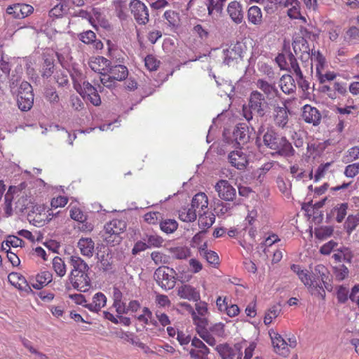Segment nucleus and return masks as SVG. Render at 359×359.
Here are the masks:
<instances>
[{"mask_svg": "<svg viewBox=\"0 0 359 359\" xmlns=\"http://www.w3.org/2000/svg\"><path fill=\"white\" fill-rule=\"evenodd\" d=\"M264 145L276 151L280 156L291 157L294 155V149L285 137L268 128L262 136Z\"/></svg>", "mask_w": 359, "mask_h": 359, "instance_id": "f257e3e1", "label": "nucleus"}, {"mask_svg": "<svg viewBox=\"0 0 359 359\" xmlns=\"http://www.w3.org/2000/svg\"><path fill=\"white\" fill-rule=\"evenodd\" d=\"M249 109L243 107V116L246 121H252V112L257 114L259 117H264L269 112V104L265 100L264 96L257 90L251 93L248 102Z\"/></svg>", "mask_w": 359, "mask_h": 359, "instance_id": "f03ea898", "label": "nucleus"}, {"mask_svg": "<svg viewBox=\"0 0 359 359\" xmlns=\"http://www.w3.org/2000/svg\"><path fill=\"white\" fill-rule=\"evenodd\" d=\"M18 106L22 111H29L34 104L32 86L27 81H22L18 88Z\"/></svg>", "mask_w": 359, "mask_h": 359, "instance_id": "7ed1b4c3", "label": "nucleus"}, {"mask_svg": "<svg viewBox=\"0 0 359 359\" xmlns=\"http://www.w3.org/2000/svg\"><path fill=\"white\" fill-rule=\"evenodd\" d=\"M174 273H175V271L173 269L162 266L156 269L154 278L163 289L170 290L175 285Z\"/></svg>", "mask_w": 359, "mask_h": 359, "instance_id": "20e7f679", "label": "nucleus"}, {"mask_svg": "<svg viewBox=\"0 0 359 359\" xmlns=\"http://www.w3.org/2000/svg\"><path fill=\"white\" fill-rule=\"evenodd\" d=\"M130 8L134 18L140 25H146L149 21V11L147 7L140 0H132Z\"/></svg>", "mask_w": 359, "mask_h": 359, "instance_id": "39448f33", "label": "nucleus"}, {"mask_svg": "<svg viewBox=\"0 0 359 359\" xmlns=\"http://www.w3.org/2000/svg\"><path fill=\"white\" fill-rule=\"evenodd\" d=\"M75 276L70 273L69 281L73 287L79 292H86L89 290L91 286L90 279L88 273H74Z\"/></svg>", "mask_w": 359, "mask_h": 359, "instance_id": "423d86ee", "label": "nucleus"}, {"mask_svg": "<svg viewBox=\"0 0 359 359\" xmlns=\"http://www.w3.org/2000/svg\"><path fill=\"white\" fill-rule=\"evenodd\" d=\"M219 197L224 201H232L236 197V189L227 180H219L215 185Z\"/></svg>", "mask_w": 359, "mask_h": 359, "instance_id": "0eeeda50", "label": "nucleus"}, {"mask_svg": "<svg viewBox=\"0 0 359 359\" xmlns=\"http://www.w3.org/2000/svg\"><path fill=\"white\" fill-rule=\"evenodd\" d=\"M34 8L31 5L25 4H15L9 6L6 9V13L16 19L25 18L32 14Z\"/></svg>", "mask_w": 359, "mask_h": 359, "instance_id": "6e6552de", "label": "nucleus"}, {"mask_svg": "<svg viewBox=\"0 0 359 359\" xmlns=\"http://www.w3.org/2000/svg\"><path fill=\"white\" fill-rule=\"evenodd\" d=\"M302 116L305 122L311 123L314 126H317L320 123L322 118L320 111L316 107H311L309 104H306L303 107Z\"/></svg>", "mask_w": 359, "mask_h": 359, "instance_id": "1a4fd4ad", "label": "nucleus"}, {"mask_svg": "<svg viewBox=\"0 0 359 359\" xmlns=\"http://www.w3.org/2000/svg\"><path fill=\"white\" fill-rule=\"evenodd\" d=\"M273 118L276 126L283 128L288 122L289 110L287 107L286 102L282 103V106H275L273 109Z\"/></svg>", "mask_w": 359, "mask_h": 359, "instance_id": "9d476101", "label": "nucleus"}, {"mask_svg": "<svg viewBox=\"0 0 359 359\" xmlns=\"http://www.w3.org/2000/svg\"><path fill=\"white\" fill-rule=\"evenodd\" d=\"M269 333L275 351L280 355H287L289 352V349L287 348V343L286 341L280 334L273 330L269 331Z\"/></svg>", "mask_w": 359, "mask_h": 359, "instance_id": "9b49d317", "label": "nucleus"}, {"mask_svg": "<svg viewBox=\"0 0 359 359\" xmlns=\"http://www.w3.org/2000/svg\"><path fill=\"white\" fill-rule=\"evenodd\" d=\"M215 349L222 359H234L237 354H240L241 346L239 344H236L233 347L223 344L217 346Z\"/></svg>", "mask_w": 359, "mask_h": 359, "instance_id": "f8f14e48", "label": "nucleus"}, {"mask_svg": "<svg viewBox=\"0 0 359 359\" xmlns=\"http://www.w3.org/2000/svg\"><path fill=\"white\" fill-rule=\"evenodd\" d=\"M313 280H320L318 282L321 284L323 288L325 287L327 290L329 288V271L328 269L323 264H318L314 268V271L312 272Z\"/></svg>", "mask_w": 359, "mask_h": 359, "instance_id": "ddd939ff", "label": "nucleus"}, {"mask_svg": "<svg viewBox=\"0 0 359 359\" xmlns=\"http://www.w3.org/2000/svg\"><path fill=\"white\" fill-rule=\"evenodd\" d=\"M301 281L304 283V285L307 287L309 289L311 290L313 293V289L319 288V294L323 297L325 294V290L323 289V286L321 284H319L318 281L313 280V275H310L307 271H303L299 276H298Z\"/></svg>", "mask_w": 359, "mask_h": 359, "instance_id": "4468645a", "label": "nucleus"}, {"mask_svg": "<svg viewBox=\"0 0 359 359\" xmlns=\"http://www.w3.org/2000/svg\"><path fill=\"white\" fill-rule=\"evenodd\" d=\"M229 160L230 163L239 170L245 168L248 161L247 155L242 151H233L229 154Z\"/></svg>", "mask_w": 359, "mask_h": 359, "instance_id": "2eb2a0df", "label": "nucleus"}, {"mask_svg": "<svg viewBox=\"0 0 359 359\" xmlns=\"http://www.w3.org/2000/svg\"><path fill=\"white\" fill-rule=\"evenodd\" d=\"M8 279L11 284L19 290L26 292H32L31 287L27 283L25 277L21 274L16 272H12L8 276Z\"/></svg>", "mask_w": 359, "mask_h": 359, "instance_id": "dca6fc26", "label": "nucleus"}, {"mask_svg": "<svg viewBox=\"0 0 359 359\" xmlns=\"http://www.w3.org/2000/svg\"><path fill=\"white\" fill-rule=\"evenodd\" d=\"M111 64V61L102 56L93 58L89 62V66L91 69L100 74L107 72Z\"/></svg>", "mask_w": 359, "mask_h": 359, "instance_id": "f3484780", "label": "nucleus"}, {"mask_svg": "<svg viewBox=\"0 0 359 359\" xmlns=\"http://www.w3.org/2000/svg\"><path fill=\"white\" fill-rule=\"evenodd\" d=\"M227 12L231 20L236 24H240L243 20V12L241 4L238 1L231 2L227 8Z\"/></svg>", "mask_w": 359, "mask_h": 359, "instance_id": "a211bd4d", "label": "nucleus"}, {"mask_svg": "<svg viewBox=\"0 0 359 359\" xmlns=\"http://www.w3.org/2000/svg\"><path fill=\"white\" fill-rule=\"evenodd\" d=\"M177 294L183 299L198 302L200 299L199 292L189 285H184L178 288Z\"/></svg>", "mask_w": 359, "mask_h": 359, "instance_id": "6ab92c4d", "label": "nucleus"}, {"mask_svg": "<svg viewBox=\"0 0 359 359\" xmlns=\"http://www.w3.org/2000/svg\"><path fill=\"white\" fill-rule=\"evenodd\" d=\"M71 266H72V269L70 273H72V276H75L74 273L76 274L80 273H88L90 270V268L87 263L78 256H72L70 257L69 262Z\"/></svg>", "mask_w": 359, "mask_h": 359, "instance_id": "aec40b11", "label": "nucleus"}, {"mask_svg": "<svg viewBox=\"0 0 359 359\" xmlns=\"http://www.w3.org/2000/svg\"><path fill=\"white\" fill-rule=\"evenodd\" d=\"M107 72L112 76L114 79L118 81L125 80L128 76V68L122 65L112 66L111 64Z\"/></svg>", "mask_w": 359, "mask_h": 359, "instance_id": "412c9836", "label": "nucleus"}, {"mask_svg": "<svg viewBox=\"0 0 359 359\" xmlns=\"http://www.w3.org/2000/svg\"><path fill=\"white\" fill-rule=\"evenodd\" d=\"M78 247L83 256L91 257L94 252L95 243L90 238H81L79 240Z\"/></svg>", "mask_w": 359, "mask_h": 359, "instance_id": "4be33fe9", "label": "nucleus"}, {"mask_svg": "<svg viewBox=\"0 0 359 359\" xmlns=\"http://www.w3.org/2000/svg\"><path fill=\"white\" fill-rule=\"evenodd\" d=\"M50 215H53V212H49L48 215H47L46 212H32L28 214L27 217L29 222L33 225L36 226H43L51 219V218H49Z\"/></svg>", "mask_w": 359, "mask_h": 359, "instance_id": "5701e85b", "label": "nucleus"}, {"mask_svg": "<svg viewBox=\"0 0 359 359\" xmlns=\"http://www.w3.org/2000/svg\"><path fill=\"white\" fill-rule=\"evenodd\" d=\"M126 229V223L123 220L113 219L104 225V230L107 232H112L114 234H120L124 233Z\"/></svg>", "mask_w": 359, "mask_h": 359, "instance_id": "b1692460", "label": "nucleus"}, {"mask_svg": "<svg viewBox=\"0 0 359 359\" xmlns=\"http://www.w3.org/2000/svg\"><path fill=\"white\" fill-rule=\"evenodd\" d=\"M280 87L285 94L294 93L296 90V85L292 76L289 74L282 76L280 80Z\"/></svg>", "mask_w": 359, "mask_h": 359, "instance_id": "393cba45", "label": "nucleus"}, {"mask_svg": "<svg viewBox=\"0 0 359 359\" xmlns=\"http://www.w3.org/2000/svg\"><path fill=\"white\" fill-rule=\"evenodd\" d=\"M53 275L48 271H41L36 276V283H32V286L36 290H40L52 281Z\"/></svg>", "mask_w": 359, "mask_h": 359, "instance_id": "a878e982", "label": "nucleus"}, {"mask_svg": "<svg viewBox=\"0 0 359 359\" xmlns=\"http://www.w3.org/2000/svg\"><path fill=\"white\" fill-rule=\"evenodd\" d=\"M257 85L269 99L273 98L279 94L278 89L274 85L270 84L262 79H259Z\"/></svg>", "mask_w": 359, "mask_h": 359, "instance_id": "bb28decb", "label": "nucleus"}, {"mask_svg": "<svg viewBox=\"0 0 359 359\" xmlns=\"http://www.w3.org/2000/svg\"><path fill=\"white\" fill-rule=\"evenodd\" d=\"M233 136L238 145L247 143L250 138L243 124H240L234 128Z\"/></svg>", "mask_w": 359, "mask_h": 359, "instance_id": "cd10ccee", "label": "nucleus"}, {"mask_svg": "<svg viewBox=\"0 0 359 359\" xmlns=\"http://www.w3.org/2000/svg\"><path fill=\"white\" fill-rule=\"evenodd\" d=\"M208 197L204 193H199L196 194L191 201V208L194 210L200 208L203 210L208 208Z\"/></svg>", "mask_w": 359, "mask_h": 359, "instance_id": "c85d7f7f", "label": "nucleus"}, {"mask_svg": "<svg viewBox=\"0 0 359 359\" xmlns=\"http://www.w3.org/2000/svg\"><path fill=\"white\" fill-rule=\"evenodd\" d=\"M292 48L297 55L302 53L310 51L308 42L304 37H295L292 42Z\"/></svg>", "mask_w": 359, "mask_h": 359, "instance_id": "c756f323", "label": "nucleus"}, {"mask_svg": "<svg viewBox=\"0 0 359 359\" xmlns=\"http://www.w3.org/2000/svg\"><path fill=\"white\" fill-rule=\"evenodd\" d=\"M248 20L255 25H259L262 21L261 9L256 6H251L248 11Z\"/></svg>", "mask_w": 359, "mask_h": 359, "instance_id": "7c9ffc66", "label": "nucleus"}, {"mask_svg": "<svg viewBox=\"0 0 359 359\" xmlns=\"http://www.w3.org/2000/svg\"><path fill=\"white\" fill-rule=\"evenodd\" d=\"M179 218L185 222H191L196 220V210H194L191 208H182L179 211Z\"/></svg>", "mask_w": 359, "mask_h": 359, "instance_id": "2f4dec72", "label": "nucleus"}, {"mask_svg": "<svg viewBox=\"0 0 359 359\" xmlns=\"http://www.w3.org/2000/svg\"><path fill=\"white\" fill-rule=\"evenodd\" d=\"M215 216L211 213L208 215L206 212L199 216L198 225L201 229H209L214 224Z\"/></svg>", "mask_w": 359, "mask_h": 359, "instance_id": "473e14b6", "label": "nucleus"}, {"mask_svg": "<svg viewBox=\"0 0 359 359\" xmlns=\"http://www.w3.org/2000/svg\"><path fill=\"white\" fill-rule=\"evenodd\" d=\"M102 236L107 244L111 245V246L118 245L123 239L120 234H114L112 232H107V231L105 230H104Z\"/></svg>", "mask_w": 359, "mask_h": 359, "instance_id": "72a5a7b5", "label": "nucleus"}, {"mask_svg": "<svg viewBox=\"0 0 359 359\" xmlns=\"http://www.w3.org/2000/svg\"><path fill=\"white\" fill-rule=\"evenodd\" d=\"M333 273L336 280L341 281L348 277L349 271L346 265L339 264L333 267Z\"/></svg>", "mask_w": 359, "mask_h": 359, "instance_id": "f704fd0d", "label": "nucleus"}, {"mask_svg": "<svg viewBox=\"0 0 359 359\" xmlns=\"http://www.w3.org/2000/svg\"><path fill=\"white\" fill-rule=\"evenodd\" d=\"M161 229L166 233H171L177 230L178 227V224L175 219H165L161 221L160 223Z\"/></svg>", "mask_w": 359, "mask_h": 359, "instance_id": "c9c22d12", "label": "nucleus"}, {"mask_svg": "<svg viewBox=\"0 0 359 359\" xmlns=\"http://www.w3.org/2000/svg\"><path fill=\"white\" fill-rule=\"evenodd\" d=\"M53 267L55 273L62 277L66 273V265L65 262L59 257H55L53 259Z\"/></svg>", "mask_w": 359, "mask_h": 359, "instance_id": "e433bc0d", "label": "nucleus"}, {"mask_svg": "<svg viewBox=\"0 0 359 359\" xmlns=\"http://www.w3.org/2000/svg\"><path fill=\"white\" fill-rule=\"evenodd\" d=\"M359 224V213L356 215H349L345 222V229L348 234Z\"/></svg>", "mask_w": 359, "mask_h": 359, "instance_id": "4c0bfd02", "label": "nucleus"}, {"mask_svg": "<svg viewBox=\"0 0 359 359\" xmlns=\"http://www.w3.org/2000/svg\"><path fill=\"white\" fill-rule=\"evenodd\" d=\"M151 258L156 265L169 264L170 260L169 255L161 252H153L151 254Z\"/></svg>", "mask_w": 359, "mask_h": 359, "instance_id": "58836bf2", "label": "nucleus"}, {"mask_svg": "<svg viewBox=\"0 0 359 359\" xmlns=\"http://www.w3.org/2000/svg\"><path fill=\"white\" fill-rule=\"evenodd\" d=\"M348 204L346 203L339 204L333 208V213H337L336 220L337 222H341L346 215Z\"/></svg>", "mask_w": 359, "mask_h": 359, "instance_id": "ea45409f", "label": "nucleus"}, {"mask_svg": "<svg viewBox=\"0 0 359 359\" xmlns=\"http://www.w3.org/2000/svg\"><path fill=\"white\" fill-rule=\"evenodd\" d=\"M98 259L100 262V267L104 271H107L112 269V257L109 253L100 255L98 257Z\"/></svg>", "mask_w": 359, "mask_h": 359, "instance_id": "a19ab883", "label": "nucleus"}, {"mask_svg": "<svg viewBox=\"0 0 359 359\" xmlns=\"http://www.w3.org/2000/svg\"><path fill=\"white\" fill-rule=\"evenodd\" d=\"M333 228L332 226H321L315 229V236L318 239H325L330 236L333 233Z\"/></svg>", "mask_w": 359, "mask_h": 359, "instance_id": "79ce46f5", "label": "nucleus"}, {"mask_svg": "<svg viewBox=\"0 0 359 359\" xmlns=\"http://www.w3.org/2000/svg\"><path fill=\"white\" fill-rule=\"evenodd\" d=\"M352 257L353 256L348 249L340 250L332 255V258H334L337 262H340L341 261H344L348 264H351Z\"/></svg>", "mask_w": 359, "mask_h": 359, "instance_id": "37998d69", "label": "nucleus"}, {"mask_svg": "<svg viewBox=\"0 0 359 359\" xmlns=\"http://www.w3.org/2000/svg\"><path fill=\"white\" fill-rule=\"evenodd\" d=\"M93 13L95 19L97 20V22L100 24V25L107 29H110L111 25L108 20H107L104 16L102 14L100 11L97 8H93Z\"/></svg>", "mask_w": 359, "mask_h": 359, "instance_id": "c03bdc74", "label": "nucleus"}, {"mask_svg": "<svg viewBox=\"0 0 359 359\" xmlns=\"http://www.w3.org/2000/svg\"><path fill=\"white\" fill-rule=\"evenodd\" d=\"M102 77L100 78V82L102 85L109 89L116 87V80L113 79L108 72H104L101 74Z\"/></svg>", "mask_w": 359, "mask_h": 359, "instance_id": "a18cd8bd", "label": "nucleus"}, {"mask_svg": "<svg viewBox=\"0 0 359 359\" xmlns=\"http://www.w3.org/2000/svg\"><path fill=\"white\" fill-rule=\"evenodd\" d=\"M144 241H147V245L149 248L153 247H160L163 243V239L158 236V235H146V238H144Z\"/></svg>", "mask_w": 359, "mask_h": 359, "instance_id": "49530a36", "label": "nucleus"}, {"mask_svg": "<svg viewBox=\"0 0 359 359\" xmlns=\"http://www.w3.org/2000/svg\"><path fill=\"white\" fill-rule=\"evenodd\" d=\"M53 69H54L53 60L51 58L45 59L42 76L43 77H46V78L50 77L53 73Z\"/></svg>", "mask_w": 359, "mask_h": 359, "instance_id": "de8ad7c7", "label": "nucleus"}, {"mask_svg": "<svg viewBox=\"0 0 359 359\" xmlns=\"http://www.w3.org/2000/svg\"><path fill=\"white\" fill-rule=\"evenodd\" d=\"M191 345L194 346L198 351L203 355H208L209 353V348L205 345V344L199 339L194 337L191 340Z\"/></svg>", "mask_w": 359, "mask_h": 359, "instance_id": "09e8293b", "label": "nucleus"}, {"mask_svg": "<svg viewBox=\"0 0 359 359\" xmlns=\"http://www.w3.org/2000/svg\"><path fill=\"white\" fill-rule=\"evenodd\" d=\"M198 334L199 337L202 338L210 346L215 345L216 340L210 334V332L208 330H198Z\"/></svg>", "mask_w": 359, "mask_h": 359, "instance_id": "8fccbe9b", "label": "nucleus"}, {"mask_svg": "<svg viewBox=\"0 0 359 359\" xmlns=\"http://www.w3.org/2000/svg\"><path fill=\"white\" fill-rule=\"evenodd\" d=\"M192 318H193V320H194L195 324L197 325V329H196L197 331L200 330H208L206 328V327L208 325L207 318H203V316L199 317V316H196V313L195 311L192 312Z\"/></svg>", "mask_w": 359, "mask_h": 359, "instance_id": "3c124183", "label": "nucleus"}, {"mask_svg": "<svg viewBox=\"0 0 359 359\" xmlns=\"http://www.w3.org/2000/svg\"><path fill=\"white\" fill-rule=\"evenodd\" d=\"M170 251L172 253L173 257L177 259H186L189 255V251L184 248H171Z\"/></svg>", "mask_w": 359, "mask_h": 359, "instance_id": "603ef678", "label": "nucleus"}, {"mask_svg": "<svg viewBox=\"0 0 359 359\" xmlns=\"http://www.w3.org/2000/svg\"><path fill=\"white\" fill-rule=\"evenodd\" d=\"M145 66L149 71H155L159 66L160 61L152 55H147L144 59Z\"/></svg>", "mask_w": 359, "mask_h": 359, "instance_id": "864d4df0", "label": "nucleus"}, {"mask_svg": "<svg viewBox=\"0 0 359 359\" xmlns=\"http://www.w3.org/2000/svg\"><path fill=\"white\" fill-rule=\"evenodd\" d=\"M359 172V163L347 165L344 170V175L347 177L353 178Z\"/></svg>", "mask_w": 359, "mask_h": 359, "instance_id": "5fc2aeb1", "label": "nucleus"}, {"mask_svg": "<svg viewBox=\"0 0 359 359\" xmlns=\"http://www.w3.org/2000/svg\"><path fill=\"white\" fill-rule=\"evenodd\" d=\"M93 302L94 304H96L97 309H100L104 307L107 302V297L102 292H97L96 293L93 299Z\"/></svg>", "mask_w": 359, "mask_h": 359, "instance_id": "6e6d98bb", "label": "nucleus"}, {"mask_svg": "<svg viewBox=\"0 0 359 359\" xmlns=\"http://www.w3.org/2000/svg\"><path fill=\"white\" fill-rule=\"evenodd\" d=\"M332 163V162H328L319 165L314 176L315 181H318L320 179L325 176V172L328 170Z\"/></svg>", "mask_w": 359, "mask_h": 359, "instance_id": "4d7b16f0", "label": "nucleus"}, {"mask_svg": "<svg viewBox=\"0 0 359 359\" xmlns=\"http://www.w3.org/2000/svg\"><path fill=\"white\" fill-rule=\"evenodd\" d=\"M95 38V34L91 30L86 31L79 34L80 40L87 44L92 43Z\"/></svg>", "mask_w": 359, "mask_h": 359, "instance_id": "13d9d810", "label": "nucleus"}, {"mask_svg": "<svg viewBox=\"0 0 359 359\" xmlns=\"http://www.w3.org/2000/svg\"><path fill=\"white\" fill-rule=\"evenodd\" d=\"M203 257L212 265L215 266L219 263V256L214 251L210 250V252H205Z\"/></svg>", "mask_w": 359, "mask_h": 359, "instance_id": "bf43d9fd", "label": "nucleus"}, {"mask_svg": "<svg viewBox=\"0 0 359 359\" xmlns=\"http://www.w3.org/2000/svg\"><path fill=\"white\" fill-rule=\"evenodd\" d=\"M229 205L224 204L220 200H218L217 202L215 203V211L216 212L217 216L224 215L229 211Z\"/></svg>", "mask_w": 359, "mask_h": 359, "instance_id": "052dcab7", "label": "nucleus"}, {"mask_svg": "<svg viewBox=\"0 0 359 359\" xmlns=\"http://www.w3.org/2000/svg\"><path fill=\"white\" fill-rule=\"evenodd\" d=\"M23 243L24 241L22 239L15 236H10L8 239L5 241V245L8 248H11V246L17 248L18 246H21Z\"/></svg>", "mask_w": 359, "mask_h": 359, "instance_id": "680f3d73", "label": "nucleus"}, {"mask_svg": "<svg viewBox=\"0 0 359 359\" xmlns=\"http://www.w3.org/2000/svg\"><path fill=\"white\" fill-rule=\"evenodd\" d=\"M337 299L340 303H345L348 298V290L346 287L341 286L337 291Z\"/></svg>", "mask_w": 359, "mask_h": 359, "instance_id": "e2e57ef3", "label": "nucleus"}, {"mask_svg": "<svg viewBox=\"0 0 359 359\" xmlns=\"http://www.w3.org/2000/svg\"><path fill=\"white\" fill-rule=\"evenodd\" d=\"M64 6H65L64 4H57L54 8H53L49 11V15L50 17H55V18L62 16L64 13Z\"/></svg>", "mask_w": 359, "mask_h": 359, "instance_id": "0e129e2a", "label": "nucleus"}, {"mask_svg": "<svg viewBox=\"0 0 359 359\" xmlns=\"http://www.w3.org/2000/svg\"><path fill=\"white\" fill-rule=\"evenodd\" d=\"M337 245V243L336 242L330 241L320 248V252L323 255H329Z\"/></svg>", "mask_w": 359, "mask_h": 359, "instance_id": "69168bd1", "label": "nucleus"}, {"mask_svg": "<svg viewBox=\"0 0 359 359\" xmlns=\"http://www.w3.org/2000/svg\"><path fill=\"white\" fill-rule=\"evenodd\" d=\"M161 217L158 212H148L144 215V220L149 224H155Z\"/></svg>", "mask_w": 359, "mask_h": 359, "instance_id": "338daca9", "label": "nucleus"}, {"mask_svg": "<svg viewBox=\"0 0 359 359\" xmlns=\"http://www.w3.org/2000/svg\"><path fill=\"white\" fill-rule=\"evenodd\" d=\"M209 331L218 337H223L224 334V325L217 323L210 327Z\"/></svg>", "mask_w": 359, "mask_h": 359, "instance_id": "774afa93", "label": "nucleus"}]
</instances>
